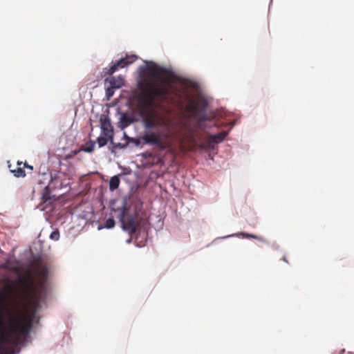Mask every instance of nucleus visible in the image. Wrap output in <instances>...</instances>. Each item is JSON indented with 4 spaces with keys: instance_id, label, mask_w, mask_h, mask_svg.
<instances>
[{
    "instance_id": "f257e3e1",
    "label": "nucleus",
    "mask_w": 354,
    "mask_h": 354,
    "mask_svg": "<svg viewBox=\"0 0 354 354\" xmlns=\"http://www.w3.org/2000/svg\"><path fill=\"white\" fill-rule=\"evenodd\" d=\"M176 78L166 68L154 63L147 65L146 77L138 84L137 97V109L145 132L139 138H129L124 133V142L114 144L115 148L124 149L130 145L139 147L142 142L161 150L169 147L173 120L160 114L155 107L162 106L163 102L183 104V93L174 85Z\"/></svg>"
},
{
    "instance_id": "f03ea898",
    "label": "nucleus",
    "mask_w": 354,
    "mask_h": 354,
    "mask_svg": "<svg viewBox=\"0 0 354 354\" xmlns=\"http://www.w3.org/2000/svg\"><path fill=\"white\" fill-rule=\"evenodd\" d=\"M12 318L10 327L6 330L3 316L0 314V354H7V346H17L21 344V319L15 318V313L9 311Z\"/></svg>"
},
{
    "instance_id": "7ed1b4c3",
    "label": "nucleus",
    "mask_w": 354,
    "mask_h": 354,
    "mask_svg": "<svg viewBox=\"0 0 354 354\" xmlns=\"http://www.w3.org/2000/svg\"><path fill=\"white\" fill-rule=\"evenodd\" d=\"M17 282L26 288L24 296L27 299H30L34 304L39 303L41 296L38 292L37 288L33 285L32 281L28 282L26 279L19 278L17 279Z\"/></svg>"
},
{
    "instance_id": "20e7f679",
    "label": "nucleus",
    "mask_w": 354,
    "mask_h": 354,
    "mask_svg": "<svg viewBox=\"0 0 354 354\" xmlns=\"http://www.w3.org/2000/svg\"><path fill=\"white\" fill-rule=\"evenodd\" d=\"M138 57L134 55H126V57L121 58L120 59L112 62L111 66L109 67V68L105 72L106 75H113L116 71L118 70V68H123L129 64H131L133 63L136 59Z\"/></svg>"
},
{
    "instance_id": "39448f33",
    "label": "nucleus",
    "mask_w": 354,
    "mask_h": 354,
    "mask_svg": "<svg viewBox=\"0 0 354 354\" xmlns=\"http://www.w3.org/2000/svg\"><path fill=\"white\" fill-rule=\"evenodd\" d=\"M115 212L120 221H135L133 214L131 212V208L124 201L121 208H118Z\"/></svg>"
},
{
    "instance_id": "423d86ee",
    "label": "nucleus",
    "mask_w": 354,
    "mask_h": 354,
    "mask_svg": "<svg viewBox=\"0 0 354 354\" xmlns=\"http://www.w3.org/2000/svg\"><path fill=\"white\" fill-rule=\"evenodd\" d=\"M100 127L103 135L109 137L111 142H113V128L111 125L110 119L107 115H102L100 118Z\"/></svg>"
},
{
    "instance_id": "0eeeda50",
    "label": "nucleus",
    "mask_w": 354,
    "mask_h": 354,
    "mask_svg": "<svg viewBox=\"0 0 354 354\" xmlns=\"http://www.w3.org/2000/svg\"><path fill=\"white\" fill-rule=\"evenodd\" d=\"M185 110L189 113L191 117L198 120L199 123L206 120V115L199 117L200 108L198 104L191 102L185 106Z\"/></svg>"
},
{
    "instance_id": "6e6552de",
    "label": "nucleus",
    "mask_w": 354,
    "mask_h": 354,
    "mask_svg": "<svg viewBox=\"0 0 354 354\" xmlns=\"http://www.w3.org/2000/svg\"><path fill=\"white\" fill-rule=\"evenodd\" d=\"M227 134V131H223L215 135H209L203 145L205 147H213L214 144L222 142L225 138Z\"/></svg>"
},
{
    "instance_id": "1a4fd4ad",
    "label": "nucleus",
    "mask_w": 354,
    "mask_h": 354,
    "mask_svg": "<svg viewBox=\"0 0 354 354\" xmlns=\"http://www.w3.org/2000/svg\"><path fill=\"white\" fill-rule=\"evenodd\" d=\"M120 227L124 231L128 232L130 235L140 234L141 229L140 224L141 223H120Z\"/></svg>"
},
{
    "instance_id": "9d476101",
    "label": "nucleus",
    "mask_w": 354,
    "mask_h": 354,
    "mask_svg": "<svg viewBox=\"0 0 354 354\" xmlns=\"http://www.w3.org/2000/svg\"><path fill=\"white\" fill-rule=\"evenodd\" d=\"M109 84L115 89L121 88L124 84V80L122 76H111L105 80V84Z\"/></svg>"
},
{
    "instance_id": "9b49d317",
    "label": "nucleus",
    "mask_w": 354,
    "mask_h": 354,
    "mask_svg": "<svg viewBox=\"0 0 354 354\" xmlns=\"http://www.w3.org/2000/svg\"><path fill=\"white\" fill-rule=\"evenodd\" d=\"M64 174L62 172H56L53 176H51V180L49 183V186L55 188V185L59 183L62 181V178L64 177Z\"/></svg>"
},
{
    "instance_id": "f8f14e48",
    "label": "nucleus",
    "mask_w": 354,
    "mask_h": 354,
    "mask_svg": "<svg viewBox=\"0 0 354 354\" xmlns=\"http://www.w3.org/2000/svg\"><path fill=\"white\" fill-rule=\"evenodd\" d=\"M22 164V162L18 161L17 165L19 166L17 169H11V165H9V168L10 171L14 174L16 177H24L26 176L25 171L20 167Z\"/></svg>"
},
{
    "instance_id": "ddd939ff",
    "label": "nucleus",
    "mask_w": 354,
    "mask_h": 354,
    "mask_svg": "<svg viewBox=\"0 0 354 354\" xmlns=\"http://www.w3.org/2000/svg\"><path fill=\"white\" fill-rule=\"evenodd\" d=\"M120 185V178L118 176H113L111 178L109 182V189L111 191H114Z\"/></svg>"
},
{
    "instance_id": "4468645a",
    "label": "nucleus",
    "mask_w": 354,
    "mask_h": 354,
    "mask_svg": "<svg viewBox=\"0 0 354 354\" xmlns=\"http://www.w3.org/2000/svg\"><path fill=\"white\" fill-rule=\"evenodd\" d=\"M133 122L131 117L124 113L121 115L120 122L122 127H127Z\"/></svg>"
},
{
    "instance_id": "2eb2a0df",
    "label": "nucleus",
    "mask_w": 354,
    "mask_h": 354,
    "mask_svg": "<svg viewBox=\"0 0 354 354\" xmlns=\"http://www.w3.org/2000/svg\"><path fill=\"white\" fill-rule=\"evenodd\" d=\"M37 272L39 274V277L41 278V283H44L45 281L46 280V278L48 277V269L46 267H37Z\"/></svg>"
},
{
    "instance_id": "dca6fc26",
    "label": "nucleus",
    "mask_w": 354,
    "mask_h": 354,
    "mask_svg": "<svg viewBox=\"0 0 354 354\" xmlns=\"http://www.w3.org/2000/svg\"><path fill=\"white\" fill-rule=\"evenodd\" d=\"M95 142L93 140H89L87 142L84 146H82L81 149L87 153H91L94 150Z\"/></svg>"
},
{
    "instance_id": "f3484780",
    "label": "nucleus",
    "mask_w": 354,
    "mask_h": 354,
    "mask_svg": "<svg viewBox=\"0 0 354 354\" xmlns=\"http://www.w3.org/2000/svg\"><path fill=\"white\" fill-rule=\"evenodd\" d=\"M111 140L109 137H107L104 135V136H100L97 139V142L98 144L99 147H102L105 146L109 140Z\"/></svg>"
},
{
    "instance_id": "a211bd4d",
    "label": "nucleus",
    "mask_w": 354,
    "mask_h": 354,
    "mask_svg": "<svg viewBox=\"0 0 354 354\" xmlns=\"http://www.w3.org/2000/svg\"><path fill=\"white\" fill-rule=\"evenodd\" d=\"M241 235L243 236V238H248V239L252 238V239H257L258 241H260L261 242H266V240L263 237L259 236H257V235H254L252 234L242 232V233H241Z\"/></svg>"
},
{
    "instance_id": "6ab92c4d",
    "label": "nucleus",
    "mask_w": 354,
    "mask_h": 354,
    "mask_svg": "<svg viewBox=\"0 0 354 354\" xmlns=\"http://www.w3.org/2000/svg\"><path fill=\"white\" fill-rule=\"evenodd\" d=\"M95 223L97 224V225L96 227L97 229L98 230H100L104 228L111 229L114 227L115 223H104V225H102L100 223Z\"/></svg>"
},
{
    "instance_id": "aec40b11",
    "label": "nucleus",
    "mask_w": 354,
    "mask_h": 354,
    "mask_svg": "<svg viewBox=\"0 0 354 354\" xmlns=\"http://www.w3.org/2000/svg\"><path fill=\"white\" fill-rule=\"evenodd\" d=\"M114 89L115 88H112V86L110 85L109 86H107V88L106 89V95L108 99H109L111 97L113 96V93H114V91H113Z\"/></svg>"
},
{
    "instance_id": "412c9836",
    "label": "nucleus",
    "mask_w": 354,
    "mask_h": 354,
    "mask_svg": "<svg viewBox=\"0 0 354 354\" xmlns=\"http://www.w3.org/2000/svg\"><path fill=\"white\" fill-rule=\"evenodd\" d=\"M68 184L69 183L65 182V180L64 179V178H62V181H60L59 183H58L57 185H55V189H61L64 187H66Z\"/></svg>"
},
{
    "instance_id": "4be33fe9",
    "label": "nucleus",
    "mask_w": 354,
    "mask_h": 354,
    "mask_svg": "<svg viewBox=\"0 0 354 354\" xmlns=\"http://www.w3.org/2000/svg\"><path fill=\"white\" fill-rule=\"evenodd\" d=\"M50 237L51 239L53 240H58L59 238V233L57 230L53 231L51 232Z\"/></svg>"
},
{
    "instance_id": "5701e85b",
    "label": "nucleus",
    "mask_w": 354,
    "mask_h": 354,
    "mask_svg": "<svg viewBox=\"0 0 354 354\" xmlns=\"http://www.w3.org/2000/svg\"><path fill=\"white\" fill-rule=\"evenodd\" d=\"M7 289L8 290L12 293V294H15V289H14V287L12 286H9L7 287Z\"/></svg>"
},
{
    "instance_id": "b1692460",
    "label": "nucleus",
    "mask_w": 354,
    "mask_h": 354,
    "mask_svg": "<svg viewBox=\"0 0 354 354\" xmlns=\"http://www.w3.org/2000/svg\"><path fill=\"white\" fill-rule=\"evenodd\" d=\"M24 167H26V168H28V169H30V170H32V169H33V167H32V166H31V165H28V164H27L26 162H25V163L24 164Z\"/></svg>"
},
{
    "instance_id": "393cba45",
    "label": "nucleus",
    "mask_w": 354,
    "mask_h": 354,
    "mask_svg": "<svg viewBox=\"0 0 354 354\" xmlns=\"http://www.w3.org/2000/svg\"><path fill=\"white\" fill-rule=\"evenodd\" d=\"M0 298H1V299L2 301H4V300H5L4 295H2V294L0 295Z\"/></svg>"
},
{
    "instance_id": "a878e982",
    "label": "nucleus",
    "mask_w": 354,
    "mask_h": 354,
    "mask_svg": "<svg viewBox=\"0 0 354 354\" xmlns=\"http://www.w3.org/2000/svg\"><path fill=\"white\" fill-rule=\"evenodd\" d=\"M106 221H109V222L114 221V219L113 218H109Z\"/></svg>"
},
{
    "instance_id": "bb28decb",
    "label": "nucleus",
    "mask_w": 354,
    "mask_h": 354,
    "mask_svg": "<svg viewBox=\"0 0 354 354\" xmlns=\"http://www.w3.org/2000/svg\"><path fill=\"white\" fill-rule=\"evenodd\" d=\"M44 198H45V202L50 199V198H46L45 195H44Z\"/></svg>"
},
{
    "instance_id": "cd10ccee",
    "label": "nucleus",
    "mask_w": 354,
    "mask_h": 354,
    "mask_svg": "<svg viewBox=\"0 0 354 354\" xmlns=\"http://www.w3.org/2000/svg\"><path fill=\"white\" fill-rule=\"evenodd\" d=\"M234 234H232V235H228V236H226V237H230V236H233Z\"/></svg>"
},
{
    "instance_id": "c85d7f7f",
    "label": "nucleus",
    "mask_w": 354,
    "mask_h": 354,
    "mask_svg": "<svg viewBox=\"0 0 354 354\" xmlns=\"http://www.w3.org/2000/svg\"><path fill=\"white\" fill-rule=\"evenodd\" d=\"M90 223L91 224V225H92V226H93V224H94V223H93V222H91V223Z\"/></svg>"
},
{
    "instance_id": "c756f323",
    "label": "nucleus",
    "mask_w": 354,
    "mask_h": 354,
    "mask_svg": "<svg viewBox=\"0 0 354 354\" xmlns=\"http://www.w3.org/2000/svg\"><path fill=\"white\" fill-rule=\"evenodd\" d=\"M283 260L284 261H286V258H285V257H283Z\"/></svg>"
}]
</instances>
